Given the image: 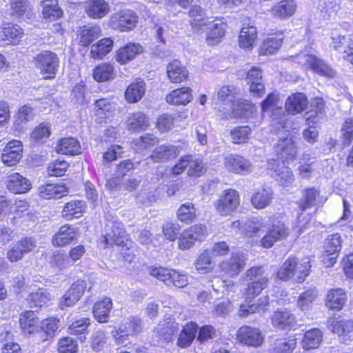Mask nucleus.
<instances>
[{"instance_id":"1","label":"nucleus","mask_w":353,"mask_h":353,"mask_svg":"<svg viewBox=\"0 0 353 353\" xmlns=\"http://www.w3.org/2000/svg\"><path fill=\"white\" fill-rule=\"evenodd\" d=\"M245 278L250 281L246 289V298L244 303H241L238 314L241 317H247L254 313H263L268 309L269 297L263 296L252 302V299L258 296L268 284L269 279L265 273L263 266H254L245 272Z\"/></svg>"},{"instance_id":"2","label":"nucleus","mask_w":353,"mask_h":353,"mask_svg":"<svg viewBox=\"0 0 353 353\" xmlns=\"http://www.w3.org/2000/svg\"><path fill=\"white\" fill-rule=\"evenodd\" d=\"M272 114V125L276 130L279 140L274 147L279 160L294 159L297 154L296 146V134L298 125L294 123L292 117L283 114L279 117Z\"/></svg>"},{"instance_id":"3","label":"nucleus","mask_w":353,"mask_h":353,"mask_svg":"<svg viewBox=\"0 0 353 353\" xmlns=\"http://www.w3.org/2000/svg\"><path fill=\"white\" fill-rule=\"evenodd\" d=\"M311 265L307 258L299 261L296 258L288 259L277 272V277L281 280L293 279L301 283L309 274Z\"/></svg>"},{"instance_id":"4","label":"nucleus","mask_w":353,"mask_h":353,"mask_svg":"<svg viewBox=\"0 0 353 353\" xmlns=\"http://www.w3.org/2000/svg\"><path fill=\"white\" fill-rule=\"evenodd\" d=\"M34 63L44 79H53L58 70L59 59L55 53L43 50L34 57Z\"/></svg>"},{"instance_id":"5","label":"nucleus","mask_w":353,"mask_h":353,"mask_svg":"<svg viewBox=\"0 0 353 353\" xmlns=\"http://www.w3.org/2000/svg\"><path fill=\"white\" fill-rule=\"evenodd\" d=\"M295 59L299 64L312 70L317 74L329 78H333L335 76V72L330 66L311 54L301 52Z\"/></svg>"},{"instance_id":"6","label":"nucleus","mask_w":353,"mask_h":353,"mask_svg":"<svg viewBox=\"0 0 353 353\" xmlns=\"http://www.w3.org/2000/svg\"><path fill=\"white\" fill-rule=\"evenodd\" d=\"M148 273L151 276L166 283L168 285H173L177 288H183L188 284L186 275L174 270L162 267H150Z\"/></svg>"},{"instance_id":"7","label":"nucleus","mask_w":353,"mask_h":353,"mask_svg":"<svg viewBox=\"0 0 353 353\" xmlns=\"http://www.w3.org/2000/svg\"><path fill=\"white\" fill-rule=\"evenodd\" d=\"M105 232L104 241L107 245H121L126 239L122 223L112 216L106 219Z\"/></svg>"},{"instance_id":"8","label":"nucleus","mask_w":353,"mask_h":353,"mask_svg":"<svg viewBox=\"0 0 353 353\" xmlns=\"http://www.w3.org/2000/svg\"><path fill=\"white\" fill-rule=\"evenodd\" d=\"M208 234V230L204 224H195L183 230L179 237L178 246L182 250H186L192 247L196 241L203 240Z\"/></svg>"},{"instance_id":"9","label":"nucleus","mask_w":353,"mask_h":353,"mask_svg":"<svg viewBox=\"0 0 353 353\" xmlns=\"http://www.w3.org/2000/svg\"><path fill=\"white\" fill-rule=\"evenodd\" d=\"M138 22L137 14L130 10L114 13L110 18V26L121 32H128L136 27Z\"/></svg>"},{"instance_id":"10","label":"nucleus","mask_w":353,"mask_h":353,"mask_svg":"<svg viewBox=\"0 0 353 353\" xmlns=\"http://www.w3.org/2000/svg\"><path fill=\"white\" fill-rule=\"evenodd\" d=\"M268 168L271 175L283 186H289L294 181V176L291 169L285 165L284 160L270 159Z\"/></svg>"},{"instance_id":"11","label":"nucleus","mask_w":353,"mask_h":353,"mask_svg":"<svg viewBox=\"0 0 353 353\" xmlns=\"http://www.w3.org/2000/svg\"><path fill=\"white\" fill-rule=\"evenodd\" d=\"M240 203L239 195L234 190H227L214 203L216 210L221 215H230L234 212Z\"/></svg>"},{"instance_id":"12","label":"nucleus","mask_w":353,"mask_h":353,"mask_svg":"<svg viewBox=\"0 0 353 353\" xmlns=\"http://www.w3.org/2000/svg\"><path fill=\"white\" fill-rule=\"evenodd\" d=\"M307 98L303 93H294L291 94L285 101V110L288 112L286 115H295L302 112L307 106ZM274 114L276 117L282 116L284 112L282 108H277ZM290 117H291L290 116Z\"/></svg>"},{"instance_id":"13","label":"nucleus","mask_w":353,"mask_h":353,"mask_svg":"<svg viewBox=\"0 0 353 353\" xmlns=\"http://www.w3.org/2000/svg\"><path fill=\"white\" fill-rule=\"evenodd\" d=\"M224 165L226 169L234 174L245 175L252 171V163L243 156L230 154L224 158Z\"/></svg>"},{"instance_id":"14","label":"nucleus","mask_w":353,"mask_h":353,"mask_svg":"<svg viewBox=\"0 0 353 353\" xmlns=\"http://www.w3.org/2000/svg\"><path fill=\"white\" fill-rule=\"evenodd\" d=\"M246 83L249 85V91L256 97H261L264 95L265 80L262 70L259 67H253L247 72L245 78Z\"/></svg>"},{"instance_id":"15","label":"nucleus","mask_w":353,"mask_h":353,"mask_svg":"<svg viewBox=\"0 0 353 353\" xmlns=\"http://www.w3.org/2000/svg\"><path fill=\"white\" fill-rule=\"evenodd\" d=\"M331 331L339 336L340 341L347 344L353 337V321L332 319L328 321Z\"/></svg>"},{"instance_id":"16","label":"nucleus","mask_w":353,"mask_h":353,"mask_svg":"<svg viewBox=\"0 0 353 353\" xmlns=\"http://www.w3.org/2000/svg\"><path fill=\"white\" fill-rule=\"evenodd\" d=\"M332 46L343 54V58L353 64V33L332 36Z\"/></svg>"},{"instance_id":"17","label":"nucleus","mask_w":353,"mask_h":353,"mask_svg":"<svg viewBox=\"0 0 353 353\" xmlns=\"http://www.w3.org/2000/svg\"><path fill=\"white\" fill-rule=\"evenodd\" d=\"M86 288L87 284L85 281L77 280L75 281L61 299L59 302L60 307L63 309L65 307H70L75 304L80 299Z\"/></svg>"},{"instance_id":"18","label":"nucleus","mask_w":353,"mask_h":353,"mask_svg":"<svg viewBox=\"0 0 353 353\" xmlns=\"http://www.w3.org/2000/svg\"><path fill=\"white\" fill-rule=\"evenodd\" d=\"M21 142L12 140L7 143L1 154V161L7 166L16 165L22 157Z\"/></svg>"},{"instance_id":"19","label":"nucleus","mask_w":353,"mask_h":353,"mask_svg":"<svg viewBox=\"0 0 353 353\" xmlns=\"http://www.w3.org/2000/svg\"><path fill=\"white\" fill-rule=\"evenodd\" d=\"M237 339L241 343L253 347L260 346L263 341L261 332L259 330L247 325L239 329Z\"/></svg>"},{"instance_id":"20","label":"nucleus","mask_w":353,"mask_h":353,"mask_svg":"<svg viewBox=\"0 0 353 353\" xmlns=\"http://www.w3.org/2000/svg\"><path fill=\"white\" fill-rule=\"evenodd\" d=\"M179 331V323L168 319L160 321L154 330V334L158 339L168 342Z\"/></svg>"},{"instance_id":"21","label":"nucleus","mask_w":353,"mask_h":353,"mask_svg":"<svg viewBox=\"0 0 353 353\" xmlns=\"http://www.w3.org/2000/svg\"><path fill=\"white\" fill-rule=\"evenodd\" d=\"M78 232L77 228L69 225L61 226L54 234L52 243L54 246L62 247L70 244L77 239Z\"/></svg>"},{"instance_id":"22","label":"nucleus","mask_w":353,"mask_h":353,"mask_svg":"<svg viewBox=\"0 0 353 353\" xmlns=\"http://www.w3.org/2000/svg\"><path fill=\"white\" fill-rule=\"evenodd\" d=\"M143 52V47L140 43H129L117 51L115 59L121 64H125Z\"/></svg>"},{"instance_id":"23","label":"nucleus","mask_w":353,"mask_h":353,"mask_svg":"<svg viewBox=\"0 0 353 353\" xmlns=\"http://www.w3.org/2000/svg\"><path fill=\"white\" fill-rule=\"evenodd\" d=\"M7 188L14 194L26 193L31 188V182L18 172L8 175Z\"/></svg>"},{"instance_id":"24","label":"nucleus","mask_w":353,"mask_h":353,"mask_svg":"<svg viewBox=\"0 0 353 353\" xmlns=\"http://www.w3.org/2000/svg\"><path fill=\"white\" fill-rule=\"evenodd\" d=\"M180 150L177 146L165 143L157 147L152 152L150 158L155 162H166L176 158Z\"/></svg>"},{"instance_id":"25","label":"nucleus","mask_w":353,"mask_h":353,"mask_svg":"<svg viewBox=\"0 0 353 353\" xmlns=\"http://www.w3.org/2000/svg\"><path fill=\"white\" fill-rule=\"evenodd\" d=\"M142 323L137 317H132L122 323L118 330L113 331V336L117 341H121L122 338L141 332Z\"/></svg>"},{"instance_id":"26","label":"nucleus","mask_w":353,"mask_h":353,"mask_svg":"<svg viewBox=\"0 0 353 353\" xmlns=\"http://www.w3.org/2000/svg\"><path fill=\"white\" fill-rule=\"evenodd\" d=\"M245 265V258L243 254L235 253L231 257L221 262L220 268L230 276L239 274Z\"/></svg>"},{"instance_id":"27","label":"nucleus","mask_w":353,"mask_h":353,"mask_svg":"<svg viewBox=\"0 0 353 353\" xmlns=\"http://www.w3.org/2000/svg\"><path fill=\"white\" fill-rule=\"evenodd\" d=\"M271 319L273 326L280 330L290 329L296 323L294 315L288 309L276 310L272 314Z\"/></svg>"},{"instance_id":"28","label":"nucleus","mask_w":353,"mask_h":353,"mask_svg":"<svg viewBox=\"0 0 353 353\" xmlns=\"http://www.w3.org/2000/svg\"><path fill=\"white\" fill-rule=\"evenodd\" d=\"M23 37V30L17 24L6 23L0 31V39L8 44L17 45L21 41Z\"/></svg>"},{"instance_id":"29","label":"nucleus","mask_w":353,"mask_h":353,"mask_svg":"<svg viewBox=\"0 0 353 353\" xmlns=\"http://www.w3.org/2000/svg\"><path fill=\"white\" fill-rule=\"evenodd\" d=\"M68 193V188L62 184L46 183L40 185L38 189L39 196L45 199L61 198Z\"/></svg>"},{"instance_id":"30","label":"nucleus","mask_w":353,"mask_h":353,"mask_svg":"<svg viewBox=\"0 0 353 353\" xmlns=\"http://www.w3.org/2000/svg\"><path fill=\"white\" fill-rule=\"evenodd\" d=\"M297 8L294 0H281L273 6L272 15L280 19H285L294 15Z\"/></svg>"},{"instance_id":"31","label":"nucleus","mask_w":353,"mask_h":353,"mask_svg":"<svg viewBox=\"0 0 353 353\" xmlns=\"http://www.w3.org/2000/svg\"><path fill=\"white\" fill-rule=\"evenodd\" d=\"M167 75L172 83H178L186 80L189 72L178 60H174L167 65Z\"/></svg>"},{"instance_id":"32","label":"nucleus","mask_w":353,"mask_h":353,"mask_svg":"<svg viewBox=\"0 0 353 353\" xmlns=\"http://www.w3.org/2000/svg\"><path fill=\"white\" fill-rule=\"evenodd\" d=\"M145 90V81L139 79L128 85L125 92V99L128 103H137L143 97Z\"/></svg>"},{"instance_id":"33","label":"nucleus","mask_w":353,"mask_h":353,"mask_svg":"<svg viewBox=\"0 0 353 353\" xmlns=\"http://www.w3.org/2000/svg\"><path fill=\"white\" fill-rule=\"evenodd\" d=\"M192 99V90L188 87L175 89L166 95V101L171 105H186Z\"/></svg>"},{"instance_id":"34","label":"nucleus","mask_w":353,"mask_h":353,"mask_svg":"<svg viewBox=\"0 0 353 353\" xmlns=\"http://www.w3.org/2000/svg\"><path fill=\"white\" fill-rule=\"evenodd\" d=\"M85 203L81 200H71L67 202L62 210V216L68 220L79 218L85 212Z\"/></svg>"},{"instance_id":"35","label":"nucleus","mask_w":353,"mask_h":353,"mask_svg":"<svg viewBox=\"0 0 353 353\" xmlns=\"http://www.w3.org/2000/svg\"><path fill=\"white\" fill-rule=\"evenodd\" d=\"M110 10V6L104 0H90L85 5V12L93 19H100L106 15Z\"/></svg>"},{"instance_id":"36","label":"nucleus","mask_w":353,"mask_h":353,"mask_svg":"<svg viewBox=\"0 0 353 353\" xmlns=\"http://www.w3.org/2000/svg\"><path fill=\"white\" fill-rule=\"evenodd\" d=\"M112 307V300L108 297L95 303L92 310L94 319L99 323L108 322Z\"/></svg>"},{"instance_id":"37","label":"nucleus","mask_w":353,"mask_h":353,"mask_svg":"<svg viewBox=\"0 0 353 353\" xmlns=\"http://www.w3.org/2000/svg\"><path fill=\"white\" fill-rule=\"evenodd\" d=\"M347 301L343 289H332L327 294L326 306L331 310H341Z\"/></svg>"},{"instance_id":"38","label":"nucleus","mask_w":353,"mask_h":353,"mask_svg":"<svg viewBox=\"0 0 353 353\" xmlns=\"http://www.w3.org/2000/svg\"><path fill=\"white\" fill-rule=\"evenodd\" d=\"M20 325L24 332L39 333V319L33 311H26L21 314Z\"/></svg>"},{"instance_id":"39","label":"nucleus","mask_w":353,"mask_h":353,"mask_svg":"<svg viewBox=\"0 0 353 353\" xmlns=\"http://www.w3.org/2000/svg\"><path fill=\"white\" fill-rule=\"evenodd\" d=\"M272 195L273 193L270 189H258L251 196V203L256 209H264L270 204Z\"/></svg>"},{"instance_id":"40","label":"nucleus","mask_w":353,"mask_h":353,"mask_svg":"<svg viewBox=\"0 0 353 353\" xmlns=\"http://www.w3.org/2000/svg\"><path fill=\"white\" fill-rule=\"evenodd\" d=\"M56 150L59 154L76 155L81 152V146L77 139L68 137L61 139L57 144Z\"/></svg>"},{"instance_id":"41","label":"nucleus","mask_w":353,"mask_h":353,"mask_svg":"<svg viewBox=\"0 0 353 353\" xmlns=\"http://www.w3.org/2000/svg\"><path fill=\"white\" fill-rule=\"evenodd\" d=\"M323 332L319 329H312L307 331L302 339V347L310 350L318 348L323 341Z\"/></svg>"},{"instance_id":"42","label":"nucleus","mask_w":353,"mask_h":353,"mask_svg":"<svg viewBox=\"0 0 353 353\" xmlns=\"http://www.w3.org/2000/svg\"><path fill=\"white\" fill-rule=\"evenodd\" d=\"M198 327L197 324L194 322H190L183 326L178 339V345L181 347L190 345L196 337Z\"/></svg>"},{"instance_id":"43","label":"nucleus","mask_w":353,"mask_h":353,"mask_svg":"<svg viewBox=\"0 0 353 353\" xmlns=\"http://www.w3.org/2000/svg\"><path fill=\"white\" fill-rule=\"evenodd\" d=\"M50 299V294L46 289L39 288L29 294L27 301L30 307H41L46 305Z\"/></svg>"},{"instance_id":"44","label":"nucleus","mask_w":353,"mask_h":353,"mask_svg":"<svg viewBox=\"0 0 353 353\" xmlns=\"http://www.w3.org/2000/svg\"><path fill=\"white\" fill-rule=\"evenodd\" d=\"M320 196V190L310 188L304 190L302 199L298 202L299 207L304 211L318 204Z\"/></svg>"},{"instance_id":"45","label":"nucleus","mask_w":353,"mask_h":353,"mask_svg":"<svg viewBox=\"0 0 353 353\" xmlns=\"http://www.w3.org/2000/svg\"><path fill=\"white\" fill-rule=\"evenodd\" d=\"M127 123L128 130L132 132L145 130L149 125L146 114L141 112L133 113L128 118Z\"/></svg>"},{"instance_id":"46","label":"nucleus","mask_w":353,"mask_h":353,"mask_svg":"<svg viewBox=\"0 0 353 353\" xmlns=\"http://www.w3.org/2000/svg\"><path fill=\"white\" fill-rule=\"evenodd\" d=\"M42 14L45 19L52 21L61 17L62 10L58 6L57 0H41Z\"/></svg>"},{"instance_id":"47","label":"nucleus","mask_w":353,"mask_h":353,"mask_svg":"<svg viewBox=\"0 0 353 353\" xmlns=\"http://www.w3.org/2000/svg\"><path fill=\"white\" fill-rule=\"evenodd\" d=\"M113 41L110 38L101 39L96 44L91 46L90 54L93 59H101L108 52H110L113 46Z\"/></svg>"},{"instance_id":"48","label":"nucleus","mask_w":353,"mask_h":353,"mask_svg":"<svg viewBox=\"0 0 353 353\" xmlns=\"http://www.w3.org/2000/svg\"><path fill=\"white\" fill-rule=\"evenodd\" d=\"M257 36L256 28L252 26L241 28L239 37V44L242 48H252Z\"/></svg>"},{"instance_id":"49","label":"nucleus","mask_w":353,"mask_h":353,"mask_svg":"<svg viewBox=\"0 0 353 353\" xmlns=\"http://www.w3.org/2000/svg\"><path fill=\"white\" fill-rule=\"evenodd\" d=\"M114 66L109 63L98 65L93 71V78L98 82H103L114 78Z\"/></svg>"},{"instance_id":"50","label":"nucleus","mask_w":353,"mask_h":353,"mask_svg":"<svg viewBox=\"0 0 353 353\" xmlns=\"http://www.w3.org/2000/svg\"><path fill=\"white\" fill-rule=\"evenodd\" d=\"M208 26L207 40L210 43L214 40L219 39L224 36L227 25L223 19H216Z\"/></svg>"},{"instance_id":"51","label":"nucleus","mask_w":353,"mask_h":353,"mask_svg":"<svg viewBox=\"0 0 353 353\" xmlns=\"http://www.w3.org/2000/svg\"><path fill=\"white\" fill-rule=\"evenodd\" d=\"M322 116L323 113L321 112L316 113L315 115L311 112V114L306 119L309 128L304 130L303 137L309 143H314L317 139L319 132L316 128L313 127V125L318 123L319 119L322 118Z\"/></svg>"},{"instance_id":"52","label":"nucleus","mask_w":353,"mask_h":353,"mask_svg":"<svg viewBox=\"0 0 353 353\" xmlns=\"http://www.w3.org/2000/svg\"><path fill=\"white\" fill-rule=\"evenodd\" d=\"M265 225L263 219L254 218L247 221L242 228H240L241 233L248 236L256 234L259 232L264 230Z\"/></svg>"},{"instance_id":"53","label":"nucleus","mask_w":353,"mask_h":353,"mask_svg":"<svg viewBox=\"0 0 353 353\" xmlns=\"http://www.w3.org/2000/svg\"><path fill=\"white\" fill-rule=\"evenodd\" d=\"M212 288L218 296H229L234 292L235 285L232 281H225L217 277L212 281Z\"/></svg>"},{"instance_id":"54","label":"nucleus","mask_w":353,"mask_h":353,"mask_svg":"<svg viewBox=\"0 0 353 353\" xmlns=\"http://www.w3.org/2000/svg\"><path fill=\"white\" fill-rule=\"evenodd\" d=\"M90 324V320L89 318L84 317L79 319L72 323L68 328V332L74 335L83 334V336L79 337V339L81 341H83L85 339L84 334L87 332V330Z\"/></svg>"},{"instance_id":"55","label":"nucleus","mask_w":353,"mask_h":353,"mask_svg":"<svg viewBox=\"0 0 353 353\" xmlns=\"http://www.w3.org/2000/svg\"><path fill=\"white\" fill-rule=\"evenodd\" d=\"M324 252L329 255H335L341 249V237L336 233L329 235L324 241Z\"/></svg>"},{"instance_id":"56","label":"nucleus","mask_w":353,"mask_h":353,"mask_svg":"<svg viewBox=\"0 0 353 353\" xmlns=\"http://www.w3.org/2000/svg\"><path fill=\"white\" fill-rule=\"evenodd\" d=\"M196 217V209L192 203H185L179 208L177 210V218L182 222L193 221Z\"/></svg>"},{"instance_id":"57","label":"nucleus","mask_w":353,"mask_h":353,"mask_svg":"<svg viewBox=\"0 0 353 353\" xmlns=\"http://www.w3.org/2000/svg\"><path fill=\"white\" fill-rule=\"evenodd\" d=\"M59 327V321L54 318H48L41 322L39 325V334L41 337H43V334L46 338L43 341L47 340L48 337H52Z\"/></svg>"},{"instance_id":"58","label":"nucleus","mask_w":353,"mask_h":353,"mask_svg":"<svg viewBox=\"0 0 353 353\" xmlns=\"http://www.w3.org/2000/svg\"><path fill=\"white\" fill-rule=\"evenodd\" d=\"M101 29L99 26H84L81 30L80 42L83 46L90 45L100 35Z\"/></svg>"},{"instance_id":"59","label":"nucleus","mask_w":353,"mask_h":353,"mask_svg":"<svg viewBox=\"0 0 353 353\" xmlns=\"http://www.w3.org/2000/svg\"><path fill=\"white\" fill-rule=\"evenodd\" d=\"M49 263L52 268H57L59 270L72 266V263L68 255L61 253L59 251L52 252Z\"/></svg>"},{"instance_id":"60","label":"nucleus","mask_w":353,"mask_h":353,"mask_svg":"<svg viewBox=\"0 0 353 353\" xmlns=\"http://www.w3.org/2000/svg\"><path fill=\"white\" fill-rule=\"evenodd\" d=\"M283 38L271 36L267 38L261 46V54L264 55L272 54L278 50L283 42Z\"/></svg>"},{"instance_id":"61","label":"nucleus","mask_w":353,"mask_h":353,"mask_svg":"<svg viewBox=\"0 0 353 353\" xmlns=\"http://www.w3.org/2000/svg\"><path fill=\"white\" fill-rule=\"evenodd\" d=\"M250 133V128L243 125L234 128L230 130V136L234 143L241 144L248 141Z\"/></svg>"},{"instance_id":"62","label":"nucleus","mask_w":353,"mask_h":353,"mask_svg":"<svg viewBox=\"0 0 353 353\" xmlns=\"http://www.w3.org/2000/svg\"><path fill=\"white\" fill-rule=\"evenodd\" d=\"M50 134L51 128L50 123L43 122L34 129L31 137L36 141L43 142L48 139Z\"/></svg>"},{"instance_id":"63","label":"nucleus","mask_w":353,"mask_h":353,"mask_svg":"<svg viewBox=\"0 0 353 353\" xmlns=\"http://www.w3.org/2000/svg\"><path fill=\"white\" fill-rule=\"evenodd\" d=\"M10 6V14L15 17L21 18L26 17L30 18L32 13V8L30 2H21L20 3L13 4Z\"/></svg>"},{"instance_id":"64","label":"nucleus","mask_w":353,"mask_h":353,"mask_svg":"<svg viewBox=\"0 0 353 353\" xmlns=\"http://www.w3.org/2000/svg\"><path fill=\"white\" fill-rule=\"evenodd\" d=\"M296 346V341L294 339L279 342L274 347L269 350L268 353H292Z\"/></svg>"}]
</instances>
